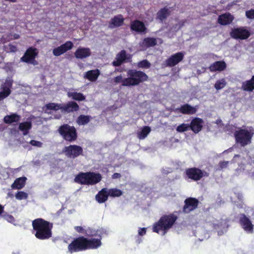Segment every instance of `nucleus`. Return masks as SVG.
Listing matches in <instances>:
<instances>
[{
    "instance_id": "nucleus-17",
    "label": "nucleus",
    "mask_w": 254,
    "mask_h": 254,
    "mask_svg": "<svg viewBox=\"0 0 254 254\" xmlns=\"http://www.w3.org/2000/svg\"><path fill=\"white\" fill-rule=\"evenodd\" d=\"M197 109L196 106L193 107L189 104H185L181 107L176 109V111L184 115H193L196 113Z\"/></svg>"
},
{
    "instance_id": "nucleus-49",
    "label": "nucleus",
    "mask_w": 254,
    "mask_h": 254,
    "mask_svg": "<svg viewBox=\"0 0 254 254\" xmlns=\"http://www.w3.org/2000/svg\"><path fill=\"white\" fill-rule=\"evenodd\" d=\"M30 143L33 146H35L37 147H41L42 144V142H41L40 141L35 140H31L30 141Z\"/></svg>"
},
{
    "instance_id": "nucleus-22",
    "label": "nucleus",
    "mask_w": 254,
    "mask_h": 254,
    "mask_svg": "<svg viewBox=\"0 0 254 254\" xmlns=\"http://www.w3.org/2000/svg\"><path fill=\"white\" fill-rule=\"evenodd\" d=\"M91 55V51L88 48H78L74 52V56L76 59H82Z\"/></svg>"
},
{
    "instance_id": "nucleus-46",
    "label": "nucleus",
    "mask_w": 254,
    "mask_h": 254,
    "mask_svg": "<svg viewBox=\"0 0 254 254\" xmlns=\"http://www.w3.org/2000/svg\"><path fill=\"white\" fill-rule=\"evenodd\" d=\"M2 217L9 222L12 223L15 221L14 218L11 215L5 214L2 215Z\"/></svg>"
},
{
    "instance_id": "nucleus-25",
    "label": "nucleus",
    "mask_w": 254,
    "mask_h": 254,
    "mask_svg": "<svg viewBox=\"0 0 254 254\" xmlns=\"http://www.w3.org/2000/svg\"><path fill=\"white\" fill-rule=\"evenodd\" d=\"M109 197L108 189L103 188L100 190L95 196L96 201L99 203H103L106 201Z\"/></svg>"
},
{
    "instance_id": "nucleus-19",
    "label": "nucleus",
    "mask_w": 254,
    "mask_h": 254,
    "mask_svg": "<svg viewBox=\"0 0 254 254\" xmlns=\"http://www.w3.org/2000/svg\"><path fill=\"white\" fill-rule=\"evenodd\" d=\"M130 28L131 30L137 33H144L146 31L144 23L139 20H135L131 22Z\"/></svg>"
},
{
    "instance_id": "nucleus-39",
    "label": "nucleus",
    "mask_w": 254,
    "mask_h": 254,
    "mask_svg": "<svg viewBox=\"0 0 254 254\" xmlns=\"http://www.w3.org/2000/svg\"><path fill=\"white\" fill-rule=\"evenodd\" d=\"M226 85V82L224 78L218 80L214 84V87L217 90L223 88Z\"/></svg>"
},
{
    "instance_id": "nucleus-23",
    "label": "nucleus",
    "mask_w": 254,
    "mask_h": 254,
    "mask_svg": "<svg viewBox=\"0 0 254 254\" xmlns=\"http://www.w3.org/2000/svg\"><path fill=\"white\" fill-rule=\"evenodd\" d=\"M86 250L89 249H95L101 245V237L99 239H88L85 238Z\"/></svg>"
},
{
    "instance_id": "nucleus-20",
    "label": "nucleus",
    "mask_w": 254,
    "mask_h": 254,
    "mask_svg": "<svg viewBox=\"0 0 254 254\" xmlns=\"http://www.w3.org/2000/svg\"><path fill=\"white\" fill-rule=\"evenodd\" d=\"M125 18L122 14H118L112 18L109 23V27L113 29L122 26L124 23Z\"/></svg>"
},
{
    "instance_id": "nucleus-41",
    "label": "nucleus",
    "mask_w": 254,
    "mask_h": 254,
    "mask_svg": "<svg viewBox=\"0 0 254 254\" xmlns=\"http://www.w3.org/2000/svg\"><path fill=\"white\" fill-rule=\"evenodd\" d=\"M137 66L140 68H149L151 66V64L147 60H143L138 63Z\"/></svg>"
},
{
    "instance_id": "nucleus-27",
    "label": "nucleus",
    "mask_w": 254,
    "mask_h": 254,
    "mask_svg": "<svg viewBox=\"0 0 254 254\" xmlns=\"http://www.w3.org/2000/svg\"><path fill=\"white\" fill-rule=\"evenodd\" d=\"M241 89L244 91L251 92L254 90V75L250 80L244 81L242 83Z\"/></svg>"
},
{
    "instance_id": "nucleus-31",
    "label": "nucleus",
    "mask_w": 254,
    "mask_h": 254,
    "mask_svg": "<svg viewBox=\"0 0 254 254\" xmlns=\"http://www.w3.org/2000/svg\"><path fill=\"white\" fill-rule=\"evenodd\" d=\"M157 44L156 39L154 38L147 37L144 38L140 45L142 48H147L154 47Z\"/></svg>"
},
{
    "instance_id": "nucleus-59",
    "label": "nucleus",
    "mask_w": 254,
    "mask_h": 254,
    "mask_svg": "<svg viewBox=\"0 0 254 254\" xmlns=\"http://www.w3.org/2000/svg\"><path fill=\"white\" fill-rule=\"evenodd\" d=\"M175 219H176V220H177V217L176 216V217H175Z\"/></svg>"
},
{
    "instance_id": "nucleus-38",
    "label": "nucleus",
    "mask_w": 254,
    "mask_h": 254,
    "mask_svg": "<svg viewBox=\"0 0 254 254\" xmlns=\"http://www.w3.org/2000/svg\"><path fill=\"white\" fill-rule=\"evenodd\" d=\"M47 110L58 111L61 110L62 111V104L55 103H49L46 105Z\"/></svg>"
},
{
    "instance_id": "nucleus-40",
    "label": "nucleus",
    "mask_w": 254,
    "mask_h": 254,
    "mask_svg": "<svg viewBox=\"0 0 254 254\" xmlns=\"http://www.w3.org/2000/svg\"><path fill=\"white\" fill-rule=\"evenodd\" d=\"M163 66H173L175 65V54L171 55V56L167 59L163 63Z\"/></svg>"
},
{
    "instance_id": "nucleus-14",
    "label": "nucleus",
    "mask_w": 254,
    "mask_h": 254,
    "mask_svg": "<svg viewBox=\"0 0 254 254\" xmlns=\"http://www.w3.org/2000/svg\"><path fill=\"white\" fill-rule=\"evenodd\" d=\"M239 223L242 228L248 233L254 232V225L251 220L244 213L239 215Z\"/></svg>"
},
{
    "instance_id": "nucleus-8",
    "label": "nucleus",
    "mask_w": 254,
    "mask_h": 254,
    "mask_svg": "<svg viewBox=\"0 0 254 254\" xmlns=\"http://www.w3.org/2000/svg\"><path fill=\"white\" fill-rule=\"evenodd\" d=\"M63 153L69 159H75L83 155V150L82 147L77 145H69L65 146L63 149Z\"/></svg>"
},
{
    "instance_id": "nucleus-52",
    "label": "nucleus",
    "mask_w": 254,
    "mask_h": 254,
    "mask_svg": "<svg viewBox=\"0 0 254 254\" xmlns=\"http://www.w3.org/2000/svg\"><path fill=\"white\" fill-rule=\"evenodd\" d=\"M121 177V175L119 173H115L113 174L112 178L113 179H119Z\"/></svg>"
},
{
    "instance_id": "nucleus-11",
    "label": "nucleus",
    "mask_w": 254,
    "mask_h": 254,
    "mask_svg": "<svg viewBox=\"0 0 254 254\" xmlns=\"http://www.w3.org/2000/svg\"><path fill=\"white\" fill-rule=\"evenodd\" d=\"M37 49L35 48L31 47L28 48L24 55L21 58V61L35 64V58L38 55Z\"/></svg>"
},
{
    "instance_id": "nucleus-35",
    "label": "nucleus",
    "mask_w": 254,
    "mask_h": 254,
    "mask_svg": "<svg viewBox=\"0 0 254 254\" xmlns=\"http://www.w3.org/2000/svg\"><path fill=\"white\" fill-rule=\"evenodd\" d=\"M151 131V128L148 126H144L141 130L137 132V137L139 139L145 138Z\"/></svg>"
},
{
    "instance_id": "nucleus-7",
    "label": "nucleus",
    "mask_w": 254,
    "mask_h": 254,
    "mask_svg": "<svg viewBox=\"0 0 254 254\" xmlns=\"http://www.w3.org/2000/svg\"><path fill=\"white\" fill-rule=\"evenodd\" d=\"M68 250L71 254L86 250L85 237L80 236L74 238L68 245Z\"/></svg>"
},
{
    "instance_id": "nucleus-54",
    "label": "nucleus",
    "mask_w": 254,
    "mask_h": 254,
    "mask_svg": "<svg viewBox=\"0 0 254 254\" xmlns=\"http://www.w3.org/2000/svg\"><path fill=\"white\" fill-rule=\"evenodd\" d=\"M87 235L88 236V237H94V236H96L97 235V231H91L90 232V234H87Z\"/></svg>"
},
{
    "instance_id": "nucleus-21",
    "label": "nucleus",
    "mask_w": 254,
    "mask_h": 254,
    "mask_svg": "<svg viewBox=\"0 0 254 254\" xmlns=\"http://www.w3.org/2000/svg\"><path fill=\"white\" fill-rule=\"evenodd\" d=\"M234 20V16L229 12L221 14L218 16V22L221 25L230 24Z\"/></svg>"
},
{
    "instance_id": "nucleus-30",
    "label": "nucleus",
    "mask_w": 254,
    "mask_h": 254,
    "mask_svg": "<svg viewBox=\"0 0 254 254\" xmlns=\"http://www.w3.org/2000/svg\"><path fill=\"white\" fill-rule=\"evenodd\" d=\"M27 178L25 177H22L15 179L13 183L11 185V188L13 189L20 190L25 185Z\"/></svg>"
},
{
    "instance_id": "nucleus-18",
    "label": "nucleus",
    "mask_w": 254,
    "mask_h": 254,
    "mask_svg": "<svg viewBox=\"0 0 254 254\" xmlns=\"http://www.w3.org/2000/svg\"><path fill=\"white\" fill-rule=\"evenodd\" d=\"M79 109L78 105L74 101H69L66 104H62V112L63 113L76 112Z\"/></svg>"
},
{
    "instance_id": "nucleus-13",
    "label": "nucleus",
    "mask_w": 254,
    "mask_h": 254,
    "mask_svg": "<svg viewBox=\"0 0 254 254\" xmlns=\"http://www.w3.org/2000/svg\"><path fill=\"white\" fill-rule=\"evenodd\" d=\"M199 203V201L197 198L192 197H188L184 201L183 211L185 213H189L196 209Z\"/></svg>"
},
{
    "instance_id": "nucleus-29",
    "label": "nucleus",
    "mask_w": 254,
    "mask_h": 254,
    "mask_svg": "<svg viewBox=\"0 0 254 254\" xmlns=\"http://www.w3.org/2000/svg\"><path fill=\"white\" fill-rule=\"evenodd\" d=\"M20 120L21 116L16 113H12L9 115H6L3 118L4 122L7 124L18 123Z\"/></svg>"
},
{
    "instance_id": "nucleus-36",
    "label": "nucleus",
    "mask_w": 254,
    "mask_h": 254,
    "mask_svg": "<svg viewBox=\"0 0 254 254\" xmlns=\"http://www.w3.org/2000/svg\"><path fill=\"white\" fill-rule=\"evenodd\" d=\"M90 116L81 115L77 119V123L79 125H85L90 121Z\"/></svg>"
},
{
    "instance_id": "nucleus-4",
    "label": "nucleus",
    "mask_w": 254,
    "mask_h": 254,
    "mask_svg": "<svg viewBox=\"0 0 254 254\" xmlns=\"http://www.w3.org/2000/svg\"><path fill=\"white\" fill-rule=\"evenodd\" d=\"M254 132L251 128L240 127L234 133L236 143L245 147L252 143Z\"/></svg>"
},
{
    "instance_id": "nucleus-51",
    "label": "nucleus",
    "mask_w": 254,
    "mask_h": 254,
    "mask_svg": "<svg viewBox=\"0 0 254 254\" xmlns=\"http://www.w3.org/2000/svg\"><path fill=\"white\" fill-rule=\"evenodd\" d=\"M146 233V228H139L138 230V235L139 236H143Z\"/></svg>"
},
{
    "instance_id": "nucleus-28",
    "label": "nucleus",
    "mask_w": 254,
    "mask_h": 254,
    "mask_svg": "<svg viewBox=\"0 0 254 254\" xmlns=\"http://www.w3.org/2000/svg\"><path fill=\"white\" fill-rule=\"evenodd\" d=\"M32 126L30 121L23 122L19 124L18 129L22 132L23 135H26L29 133Z\"/></svg>"
},
{
    "instance_id": "nucleus-58",
    "label": "nucleus",
    "mask_w": 254,
    "mask_h": 254,
    "mask_svg": "<svg viewBox=\"0 0 254 254\" xmlns=\"http://www.w3.org/2000/svg\"><path fill=\"white\" fill-rule=\"evenodd\" d=\"M171 172H172V171H168V172H167V173H166V174H167L168 173Z\"/></svg>"
},
{
    "instance_id": "nucleus-50",
    "label": "nucleus",
    "mask_w": 254,
    "mask_h": 254,
    "mask_svg": "<svg viewBox=\"0 0 254 254\" xmlns=\"http://www.w3.org/2000/svg\"><path fill=\"white\" fill-rule=\"evenodd\" d=\"M8 49L11 52H16L17 50V47L11 44H9L8 46Z\"/></svg>"
},
{
    "instance_id": "nucleus-2",
    "label": "nucleus",
    "mask_w": 254,
    "mask_h": 254,
    "mask_svg": "<svg viewBox=\"0 0 254 254\" xmlns=\"http://www.w3.org/2000/svg\"><path fill=\"white\" fill-rule=\"evenodd\" d=\"M175 223V215H164L153 225L152 230L158 234H165Z\"/></svg>"
},
{
    "instance_id": "nucleus-6",
    "label": "nucleus",
    "mask_w": 254,
    "mask_h": 254,
    "mask_svg": "<svg viewBox=\"0 0 254 254\" xmlns=\"http://www.w3.org/2000/svg\"><path fill=\"white\" fill-rule=\"evenodd\" d=\"M58 132L65 141L69 142H74L77 139V130L74 126L64 124L59 127Z\"/></svg>"
},
{
    "instance_id": "nucleus-47",
    "label": "nucleus",
    "mask_w": 254,
    "mask_h": 254,
    "mask_svg": "<svg viewBox=\"0 0 254 254\" xmlns=\"http://www.w3.org/2000/svg\"><path fill=\"white\" fill-rule=\"evenodd\" d=\"M246 16L249 19H254V9H251L246 11Z\"/></svg>"
},
{
    "instance_id": "nucleus-44",
    "label": "nucleus",
    "mask_w": 254,
    "mask_h": 254,
    "mask_svg": "<svg viewBox=\"0 0 254 254\" xmlns=\"http://www.w3.org/2000/svg\"><path fill=\"white\" fill-rule=\"evenodd\" d=\"M124 81L125 78H123V76L122 75H118L114 78V82L115 84H118L119 83H122V85L123 86H128V85H124Z\"/></svg>"
},
{
    "instance_id": "nucleus-56",
    "label": "nucleus",
    "mask_w": 254,
    "mask_h": 254,
    "mask_svg": "<svg viewBox=\"0 0 254 254\" xmlns=\"http://www.w3.org/2000/svg\"><path fill=\"white\" fill-rule=\"evenodd\" d=\"M4 212V206L0 204V215H1Z\"/></svg>"
},
{
    "instance_id": "nucleus-5",
    "label": "nucleus",
    "mask_w": 254,
    "mask_h": 254,
    "mask_svg": "<svg viewBox=\"0 0 254 254\" xmlns=\"http://www.w3.org/2000/svg\"><path fill=\"white\" fill-rule=\"evenodd\" d=\"M127 78H125L124 85L135 86L140 83L146 81L148 79V75L143 71L136 70L135 69H129L127 72Z\"/></svg>"
},
{
    "instance_id": "nucleus-37",
    "label": "nucleus",
    "mask_w": 254,
    "mask_h": 254,
    "mask_svg": "<svg viewBox=\"0 0 254 254\" xmlns=\"http://www.w3.org/2000/svg\"><path fill=\"white\" fill-rule=\"evenodd\" d=\"M108 192L109 196L113 197H119L123 194V191L117 188L108 189Z\"/></svg>"
},
{
    "instance_id": "nucleus-45",
    "label": "nucleus",
    "mask_w": 254,
    "mask_h": 254,
    "mask_svg": "<svg viewBox=\"0 0 254 254\" xmlns=\"http://www.w3.org/2000/svg\"><path fill=\"white\" fill-rule=\"evenodd\" d=\"M184 55L182 52L176 53V64H178L183 59Z\"/></svg>"
},
{
    "instance_id": "nucleus-10",
    "label": "nucleus",
    "mask_w": 254,
    "mask_h": 254,
    "mask_svg": "<svg viewBox=\"0 0 254 254\" xmlns=\"http://www.w3.org/2000/svg\"><path fill=\"white\" fill-rule=\"evenodd\" d=\"M231 37L235 39L245 40L251 35L250 32L244 27L235 28L230 33Z\"/></svg>"
},
{
    "instance_id": "nucleus-1",
    "label": "nucleus",
    "mask_w": 254,
    "mask_h": 254,
    "mask_svg": "<svg viewBox=\"0 0 254 254\" xmlns=\"http://www.w3.org/2000/svg\"><path fill=\"white\" fill-rule=\"evenodd\" d=\"M33 233L39 240H47L52 237L53 224L43 218H37L32 221Z\"/></svg>"
},
{
    "instance_id": "nucleus-34",
    "label": "nucleus",
    "mask_w": 254,
    "mask_h": 254,
    "mask_svg": "<svg viewBox=\"0 0 254 254\" xmlns=\"http://www.w3.org/2000/svg\"><path fill=\"white\" fill-rule=\"evenodd\" d=\"M68 97L77 101H82L85 100V96L81 93L76 92H68L67 93Z\"/></svg>"
},
{
    "instance_id": "nucleus-26",
    "label": "nucleus",
    "mask_w": 254,
    "mask_h": 254,
    "mask_svg": "<svg viewBox=\"0 0 254 254\" xmlns=\"http://www.w3.org/2000/svg\"><path fill=\"white\" fill-rule=\"evenodd\" d=\"M227 65L223 61H217L212 64L209 67V70L212 72L216 71H221L225 69Z\"/></svg>"
},
{
    "instance_id": "nucleus-55",
    "label": "nucleus",
    "mask_w": 254,
    "mask_h": 254,
    "mask_svg": "<svg viewBox=\"0 0 254 254\" xmlns=\"http://www.w3.org/2000/svg\"><path fill=\"white\" fill-rule=\"evenodd\" d=\"M7 97H8V96L6 95V94L2 91L0 92V101L3 100Z\"/></svg>"
},
{
    "instance_id": "nucleus-57",
    "label": "nucleus",
    "mask_w": 254,
    "mask_h": 254,
    "mask_svg": "<svg viewBox=\"0 0 254 254\" xmlns=\"http://www.w3.org/2000/svg\"><path fill=\"white\" fill-rule=\"evenodd\" d=\"M141 238H140L139 237H137V239L136 240V242L137 244H139L141 242Z\"/></svg>"
},
{
    "instance_id": "nucleus-24",
    "label": "nucleus",
    "mask_w": 254,
    "mask_h": 254,
    "mask_svg": "<svg viewBox=\"0 0 254 254\" xmlns=\"http://www.w3.org/2000/svg\"><path fill=\"white\" fill-rule=\"evenodd\" d=\"M171 11L167 7L160 9L156 14V19L162 23L170 15Z\"/></svg>"
},
{
    "instance_id": "nucleus-15",
    "label": "nucleus",
    "mask_w": 254,
    "mask_h": 254,
    "mask_svg": "<svg viewBox=\"0 0 254 254\" xmlns=\"http://www.w3.org/2000/svg\"><path fill=\"white\" fill-rule=\"evenodd\" d=\"M73 46L72 42L70 41H66L65 43L61 45L53 50V54L55 56L58 57L65 53L68 50H71Z\"/></svg>"
},
{
    "instance_id": "nucleus-53",
    "label": "nucleus",
    "mask_w": 254,
    "mask_h": 254,
    "mask_svg": "<svg viewBox=\"0 0 254 254\" xmlns=\"http://www.w3.org/2000/svg\"><path fill=\"white\" fill-rule=\"evenodd\" d=\"M75 229L78 233H83L84 231V229L81 226H76Z\"/></svg>"
},
{
    "instance_id": "nucleus-16",
    "label": "nucleus",
    "mask_w": 254,
    "mask_h": 254,
    "mask_svg": "<svg viewBox=\"0 0 254 254\" xmlns=\"http://www.w3.org/2000/svg\"><path fill=\"white\" fill-rule=\"evenodd\" d=\"M203 123L204 122L202 119L195 117L191 121L190 124V129L194 133H197L202 129Z\"/></svg>"
},
{
    "instance_id": "nucleus-48",
    "label": "nucleus",
    "mask_w": 254,
    "mask_h": 254,
    "mask_svg": "<svg viewBox=\"0 0 254 254\" xmlns=\"http://www.w3.org/2000/svg\"><path fill=\"white\" fill-rule=\"evenodd\" d=\"M229 163V161H226L219 162V163L218 164V167H219V170H222V169L227 167Z\"/></svg>"
},
{
    "instance_id": "nucleus-3",
    "label": "nucleus",
    "mask_w": 254,
    "mask_h": 254,
    "mask_svg": "<svg viewBox=\"0 0 254 254\" xmlns=\"http://www.w3.org/2000/svg\"><path fill=\"white\" fill-rule=\"evenodd\" d=\"M102 176L100 173L93 172H81L75 177L76 183L84 185H94L102 180Z\"/></svg>"
},
{
    "instance_id": "nucleus-43",
    "label": "nucleus",
    "mask_w": 254,
    "mask_h": 254,
    "mask_svg": "<svg viewBox=\"0 0 254 254\" xmlns=\"http://www.w3.org/2000/svg\"><path fill=\"white\" fill-rule=\"evenodd\" d=\"M15 197L18 200L25 199L28 197V194L22 191H18L15 194Z\"/></svg>"
},
{
    "instance_id": "nucleus-32",
    "label": "nucleus",
    "mask_w": 254,
    "mask_h": 254,
    "mask_svg": "<svg viewBox=\"0 0 254 254\" xmlns=\"http://www.w3.org/2000/svg\"><path fill=\"white\" fill-rule=\"evenodd\" d=\"M100 75L99 70L97 69L95 70H91L86 72L85 78H87L90 81H95Z\"/></svg>"
},
{
    "instance_id": "nucleus-9",
    "label": "nucleus",
    "mask_w": 254,
    "mask_h": 254,
    "mask_svg": "<svg viewBox=\"0 0 254 254\" xmlns=\"http://www.w3.org/2000/svg\"><path fill=\"white\" fill-rule=\"evenodd\" d=\"M185 173L189 179L194 181H199L203 177H208L209 176V174L207 172L196 167L187 169Z\"/></svg>"
},
{
    "instance_id": "nucleus-12",
    "label": "nucleus",
    "mask_w": 254,
    "mask_h": 254,
    "mask_svg": "<svg viewBox=\"0 0 254 254\" xmlns=\"http://www.w3.org/2000/svg\"><path fill=\"white\" fill-rule=\"evenodd\" d=\"M131 61V56L127 54L126 51L123 50L117 54L115 60L112 62V64L114 66H119L124 63H128Z\"/></svg>"
},
{
    "instance_id": "nucleus-42",
    "label": "nucleus",
    "mask_w": 254,
    "mask_h": 254,
    "mask_svg": "<svg viewBox=\"0 0 254 254\" xmlns=\"http://www.w3.org/2000/svg\"><path fill=\"white\" fill-rule=\"evenodd\" d=\"M177 130L179 132H184L188 131L190 129V124H182L179 126L177 128Z\"/></svg>"
},
{
    "instance_id": "nucleus-33",
    "label": "nucleus",
    "mask_w": 254,
    "mask_h": 254,
    "mask_svg": "<svg viewBox=\"0 0 254 254\" xmlns=\"http://www.w3.org/2000/svg\"><path fill=\"white\" fill-rule=\"evenodd\" d=\"M13 82V80L11 79L7 78L5 80L1 87L2 91L8 96L11 93L10 89L12 87Z\"/></svg>"
}]
</instances>
